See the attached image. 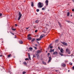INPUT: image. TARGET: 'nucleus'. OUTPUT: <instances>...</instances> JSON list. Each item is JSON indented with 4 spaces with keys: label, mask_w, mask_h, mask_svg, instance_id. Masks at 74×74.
<instances>
[{
    "label": "nucleus",
    "mask_w": 74,
    "mask_h": 74,
    "mask_svg": "<svg viewBox=\"0 0 74 74\" xmlns=\"http://www.w3.org/2000/svg\"><path fill=\"white\" fill-rule=\"evenodd\" d=\"M46 52H47V51H46Z\"/></svg>",
    "instance_id": "obj_61"
},
{
    "label": "nucleus",
    "mask_w": 74,
    "mask_h": 74,
    "mask_svg": "<svg viewBox=\"0 0 74 74\" xmlns=\"http://www.w3.org/2000/svg\"><path fill=\"white\" fill-rule=\"evenodd\" d=\"M27 36L28 37H29V36H30V35H28Z\"/></svg>",
    "instance_id": "obj_49"
},
{
    "label": "nucleus",
    "mask_w": 74,
    "mask_h": 74,
    "mask_svg": "<svg viewBox=\"0 0 74 74\" xmlns=\"http://www.w3.org/2000/svg\"><path fill=\"white\" fill-rule=\"evenodd\" d=\"M2 16V14L0 13V16Z\"/></svg>",
    "instance_id": "obj_38"
},
{
    "label": "nucleus",
    "mask_w": 74,
    "mask_h": 74,
    "mask_svg": "<svg viewBox=\"0 0 74 74\" xmlns=\"http://www.w3.org/2000/svg\"><path fill=\"white\" fill-rule=\"evenodd\" d=\"M10 33L11 34H12V35H14V33H13L12 32H10Z\"/></svg>",
    "instance_id": "obj_33"
},
{
    "label": "nucleus",
    "mask_w": 74,
    "mask_h": 74,
    "mask_svg": "<svg viewBox=\"0 0 74 74\" xmlns=\"http://www.w3.org/2000/svg\"><path fill=\"white\" fill-rule=\"evenodd\" d=\"M58 23H59V26H60V27H61V26H62V25H61V24H60V23H59V22H58Z\"/></svg>",
    "instance_id": "obj_34"
},
{
    "label": "nucleus",
    "mask_w": 74,
    "mask_h": 74,
    "mask_svg": "<svg viewBox=\"0 0 74 74\" xmlns=\"http://www.w3.org/2000/svg\"><path fill=\"white\" fill-rule=\"evenodd\" d=\"M41 40V38H40L39 39H36V40L37 41H40Z\"/></svg>",
    "instance_id": "obj_22"
},
{
    "label": "nucleus",
    "mask_w": 74,
    "mask_h": 74,
    "mask_svg": "<svg viewBox=\"0 0 74 74\" xmlns=\"http://www.w3.org/2000/svg\"><path fill=\"white\" fill-rule=\"evenodd\" d=\"M38 4V8H42V4H41V3L39 2Z\"/></svg>",
    "instance_id": "obj_3"
},
{
    "label": "nucleus",
    "mask_w": 74,
    "mask_h": 74,
    "mask_svg": "<svg viewBox=\"0 0 74 74\" xmlns=\"http://www.w3.org/2000/svg\"><path fill=\"white\" fill-rule=\"evenodd\" d=\"M66 51L67 52H70V51L68 49H66Z\"/></svg>",
    "instance_id": "obj_13"
},
{
    "label": "nucleus",
    "mask_w": 74,
    "mask_h": 74,
    "mask_svg": "<svg viewBox=\"0 0 74 74\" xmlns=\"http://www.w3.org/2000/svg\"><path fill=\"white\" fill-rule=\"evenodd\" d=\"M34 48L35 49H37V47H34Z\"/></svg>",
    "instance_id": "obj_40"
},
{
    "label": "nucleus",
    "mask_w": 74,
    "mask_h": 74,
    "mask_svg": "<svg viewBox=\"0 0 74 74\" xmlns=\"http://www.w3.org/2000/svg\"><path fill=\"white\" fill-rule=\"evenodd\" d=\"M25 61L29 60V58H25Z\"/></svg>",
    "instance_id": "obj_30"
},
{
    "label": "nucleus",
    "mask_w": 74,
    "mask_h": 74,
    "mask_svg": "<svg viewBox=\"0 0 74 74\" xmlns=\"http://www.w3.org/2000/svg\"><path fill=\"white\" fill-rule=\"evenodd\" d=\"M48 56H49V53H48V54H47Z\"/></svg>",
    "instance_id": "obj_46"
},
{
    "label": "nucleus",
    "mask_w": 74,
    "mask_h": 74,
    "mask_svg": "<svg viewBox=\"0 0 74 74\" xmlns=\"http://www.w3.org/2000/svg\"><path fill=\"white\" fill-rule=\"evenodd\" d=\"M37 42H38V44H39V42L37 41Z\"/></svg>",
    "instance_id": "obj_54"
},
{
    "label": "nucleus",
    "mask_w": 74,
    "mask_h": 74,
    "mask_svg": "<svg viewBox=\"0 0 74 74\" xmlns=\"http://www.w3.org/2000/svg\"><path fill=\"white\" fill-rule=\"evenodd\" d=\"M42 10H44V8H42Z\"/></svg>",
    "instance_id": "obj_41"
},
{
    "label": "nucleus",
    "mask_w": 74,
    "mask_h": 74,
    "mask_svg": "<svg viewBox=\"0 0 74 74\" xmlns=\"http://www.w3.org/2000/svg\"><path fill=\"white\" fill-rule=\"evenodd\" d=\"M39 22V20H36L35 21V23H37Z\"/></svg>",
    "instance_id": "obj_20"
},
{
    "label": "nucleus",
    "mask_w": 74,
    "mask_h": 74,
    "mask_svg": "<svg viewBox=\"0 0 74 74\" xmlns=\"http://www.w3.org/2000/svg\"><path fill=\"white\" fill-rule=\"evenodd\" d=\"M31 6L32 7H34V3L33 2L31 3Z\"/></svg>",
    "instance_id": "obj_16"
},
{
    "label": "nucleus",
    "mask_w": 74,
    "mask_h": 74,
    "mask_svg": "<svg viewBox=\"0 0 74 74\" xmlns=\"http://www.w3.org/2000/svg\"><path fill=\"white\" fill-rule=\"evenodd\" d=\"M54 49H51L50 51V52H54Z\"/></svg>",
    "instance_id": "obj_17"
},
{
    "label": "nucleus",
    "mask_w": 74,
    "mask_h": 74,
    "mask_svg": "<svg viewBox=\"0 0 74 74\" xmlns=\"http://www.w3.org/2000/svg\"><path fill=\"white\" fill-rule=\"evenodd\" d=\"M15 26H17V24H16L15 25Z\"/></svg>",
    "instance_id": "obj_50"
},
{
    "label": "nucleus",
    "mask_w": 74,
    "mask_h": 74,
    "mask_svg": "<svg viewBox=\"0 0 74 74\" xmlns=\"http://www.w3.org/2000/svg\"><path fill=\"white\" fill-rule=\"evenodd\" d=\"M2 56H3L2 55H1L0 56H1V57Z\"/></svg>",
    "instance_id": "obj_53"
},
{
    "label": "nucleus",
    "mask_w": 74,
    "mask_h": 74,
    "mask_svg": "<svg viewBox=\"0 0 74 74\" xmlns=\"http://www.w3.org/2000/svg\"><path fill=\"white\" fill-rule=\"evenodd\" d=\"M36 46H37V45H35Z\"/></svg>",
    "instance_id": "obj_58"
},
{
    "label": "nucleus",
    "mask_w": 74,
    "mask_h": 74,
    "mask_svg": "<svg viewBox=\"0 0 74 74\" xmlns=\"http://www.w3.org/2000/svg\"><path fill=\"white\" fill-rule=\"evenodd\" d=\"M68 52V54H70V52Z\"/></svg>",
    "instance_id": "obj_45"
},
{
    "label": "nucleus",
    "mask_w": 74,
    "mask_h": 74,
    "mask_svg": "<svg viewBox=\"0 0 74 74\" xmlns=\"http://www.w3.org/2000/svg\"><path fill=\"white\" fill-rule=\"evenodd\" d=\"M37 56V58L38 59H40V56H39V55L38 54L36 55Z\"/></svg>",
    "instance_id": "obj_15"
},
{
    "label": "nucleus",
    "mask_w": 74,
    "mask_h": 74,
    "mask_svg": "<svg viewBox=\"0 0 74 74\" xmlns=\"http://www.w3.org/2000/svg\"><path fill=\"white\" fill-rule=\"evenodd\" d=\"M34 41H35V38H34L32 40V42H34Z\"/></svg>",
    "instance_id": "obj_19"
},
{
    "label": "nucleus",
    "mask_w": 74,
    "mask_h": 74,
    "mask_svg": "<svg viewBox=\"0 0 74 74\" xmlns=\"http://www.w3.org/2000/svg\"><path fill=\"white\" fill-rule=\"evenodd\" d=\"M25 1H24V2H25Z\"/></svg>",
    "instance_id": "obj_60"
},
{
    "label": "nucleus",
    "mask_w": 74,
    "mask_h": 74,
    "mask_svg": "<svg viewBox=\"0 0 74 74\" xmlns=\"http://www.w3.org/2000/svg\"><path fill=\"white\" fill-rule=\"evenodd\" d=\"M72 11H73V12H74V9H72Z\"/></svg>",
    "instance_id": "obj_37"
},
{
    "label": "nucleus",
    "mask_w": 74,
    "mask_h": 74,
    "mask_svg": "<svg viewBox=\"0 0 74 74\" xmlns=\"http://www.w3.org/2000/svg\"><path fill=\"white\" fill-rule=\"evenodd\" d=\"M61 53H60V55L61 56H63V49H61L60 50Z\"/></svg>",
    "instance_id": "obj_1"
},
{
    "label": "nucleus",
    "mask_w": 74,
    "mask_h": 74,
    "mask_svg": "<svg viewBox=\"0 0 74 74\" xmlns=\"http://www.w3.org/2000/svg\"><path fill=\"white\" fill-rule=\"evenodd\" d=\"M39 11H40V10H39V9H37L36 10L37 12H38Z\"/></svg>",
    "instance_id": "obj_32"
},
{
    "label": "nucleus",
    "mask_w": 74,
    "mask_h": 74,
    "mask_svg": "<svg viewBox=\"0 0 74 74\" xmlns=\"http://www.w3.org/2000/svg\"><path fill=\"white\" fill-rule=\"evenodd\" d=\"M14 38H16V36H15V37Z\"/></svg>",
    "instance_id": "obj_51"
},
{
    "label": "nucleus",
    "mask_w": 74,
    "mask_h": 74,
    "mask_svg": "<svg viewBox=\"0 0 74 74\" xmlns=\"http://www.w3.org/2000/svg\"><path fill=\"white\" fill-rule=\"evenodd\" d=\"M65 63H66V62H67V61H65Z\"/></svg>",
    "instance_id": "obj_52"
},
{
    "label": "nucleus",
    "mask_w": 74,
    "mask_h": 74,
    "mask_svg": "<svg viewBox=\"0 0 74 74\" xmlns=\"http://www.w3.org/2000/svg\"><path fill=\"white\" fill-rule=\"evenodd\" d=\"M46 26H49V25L48 24H46Z\"/></svg>",
    "instance_id": "obj_47"
},
{
    "label": "nucleus",
    "mask_w": 74,
    "mask_h": 74,
    "mask_svg": "<svg viewBox=\"0 0 74 74\" xmlns=\"http://www.w3.org/2000/svg\"><path fill=\"white\" fill-rule=\"evenodd\" d=\"M67 16H70V13L69 12H67Z\"/></svg>",
    "instance_id": "obj_18"
},
{
    "label": "nucleus",
    "mask_w": 74,
    "mask_h": 74,
    "mask_svg": "<svg viewBox=\"0 0 74 74\" xmlns=\"http://www.w3.org/2000/svg\"><path fill=\"white\" fill-rule=\"evenodd\" d=\"M44 36H45V35L44 34L42 35L40 37V38H43V37H44Z\"/></svg>",
    "instance_id": "obj_10"
},
{
    "label": "nucleus",
    "mask_w": 74,
    "mask_h": 74,
    "mask_svg": "<svg viewBox=\"0 0 74 74\" xmlns=\"http://www.w3.org/2000/svg\"><path fill=\"white\" fill-rule=\"evenodd\" d=\"M72 0L73 2H74V0Z\"/></svg>",
    "instance_id": "obj_56"
},
{
    "label": "nucleus",
    "mask_w": 74,
    "mask_h": 74,
    "mask_svg": "<svg viewBox=\"0 0 74 74\" xmlns=\"http://www.w3.org/2000/svg\"><path fill=\"white\" fill-rule=\"evenodd\" d=\"M58 49H59V50H60V47H58Z\"/></svg>",
    "instance_id": "obj_43"
},
{
    "label": "nucleus",
    "mask_w": 74,
    "mask_h": 74,
    "mask_svg": "<svg viewBox=\"0 0 74 74\" xmlns=\"http://www.w3.org/2000/svg\"><path fill=\"white\" fill-rule=\"evenodd\" d=\"M33 57L34 58H36V56L34 54L33 55Z\"/></svg>",
    "instance_id": "obj_36"
},
{
    "label": "nucleus",
    "mask_w": 74,
    "mask_h": 74,
    "mask_svg": "<svg viewBox=\"0 0 74 74\" xmlns=\"http://www.w3.org/2000/svg\"><path fill=\"white\" fill-rule=\"evenodd\" d=\"M56 71H58L56 70Z\"/></svg>",
    "instance_id": "obj_57"
},
{
    "label": "nucleus",
    "mask_w": 74,
    "mask_h": 74,
    "mask_svg": "<svg viewBox=\"0 0 74 74\" xmlns=\"http://www.w3.org/2000/svg\"><path fill=\"white\" fill-rule=\"evenodd\" d=\"M18 17V21H19L22 17V15L21 14V13L20 12H19V13Z\"/></svg>",
    "instance_id": "obj_2"
},
{
    "label": "nucleus",
    "mask_w": 74,
    "mask_h": 74,
    "mask_svg": "<svg viewBox=\"0 0 74 74\" xmlns=\"http://www.w3.org/2000/svg\"><path fill=\"white\" fill-rule=\"evenodd\" d=\"M56 42H58V41H59V40H56Z\"/></svg>",
    "instance_id": "obj_39"
},
{
    "label": "nucleus",
    "mask_w": 74,
    "mask_h": 74,
    "mask_svg": "<svg viewBox=\"0 0 74 74\" xmlns=\"http://www.w3.org/2000/svg\"><path fill=\"white\" fill-rule=\"evenodd\" d=\"M12 30H13L14 31H15V30H16V29H13L12 28Z\"/></svg>",
    "instance_id": "obj_23"
},
{
    "label": "nucleus",
    "mask_w": 74,
    "mask_h": 74,
    "mask_svg": "<svg viewBox=\"0 0 74 74\" xmlns=\"http://www.w3.org/2000/svg\"><path fill=\"white\" fill-rule=\"evenodd\" d=\"M61 43H62L63 45L65 46H67V43H66L65 42H62Z\"/></svg>",
    "instance_id": "obj_5"
},
{
    "label": "nucleus",
    "mask_w": 74,
    "mask_h": 74,
    "mask_svg": "<svg viewBox=\"0 0 74 74\" xmlns=\"http://www.w3.org/2000/svg\"><path fill=\"white\" fill-rule=\"evenodd\" d=\"M68 72H70V70H68Z\"/></svg>",
    "instance_id": "obj_55"
},
{
    "label": "nucleus",
    "mask_w": 74,
    "mask_h": 74,
    "mask_svg": "<svg viewBox=\"0 0 74 74\" xmlns=\"http://www.w3.org/2000/svg\"><path fill=\"white\" fill-rule=\"evenodd\" d=\"M42 63L44 64H45V65L47 64H46V63L45 62H43Z\"/></svg>",
    "instance_id": "obj_25"
},
{
    "label": "nucleus",
    "mask_w": 74,
    "mask_h": 74,
    "mask_svg": "<svg viewBox=\"0 0 74 74\" xmlns=\"http://www.w3.org/2000/svg\"><path fill=\"white\" fill-rule=\"evenodd\" d=\"M41 51L38 50L37 51H36V55H39V53H41Z\"/></svg>",
    "instance_id": "obj_4"
},
{
    "label": "nucleus",
    "mask_w": 74,
    "mask_h": 74,
    "mask_svg": "<svg viewBox=\"0 0 74 74\" xmlns=\"http://www.w3.org/2000/svg\"><path fill=\"white\" fill-rule=\"evenodd\" d=\"M23 63L24 64H25V65H26L27 64V63H26L25 62H24Z\"/></svg>",
    "instance_id": "obj_27"
},
{
    "label": "nucleus",
    "mask_w": 74,
    "mask_h": 74,
    "mask_svg": "<svg viewBox=\"0 0 74 74\" xmlns=\"http://www.w3.org/2000/svg\"><path fill=\"white\" fill-rule=\"evenodd\" d=\"M29 28V27H27L26 29L27 30V29H28Z\"/></svg>",
    "instance_id": "obj_48"
},
{
    "label": "nucleus",
    "mask_w": 74,
    "mask_h": 74,
    "mask_svg": "<svg viewBox=\"0 0 74 74\" xmlns=\"http://www.w3.org/2000/svg\"><path fill=\"white\" fill-rule=\"evenodd\" d=\"M11 54H9V55H8V58H10V57H11Z\"/></svg>",
    "instance_id": "obj_29"
},
{
    "label": "nucleus",
    "mask_w": 74,
    "mask_h": 74,
    "mask_svg": "<svg viewBox=\"0 0 74 74\" xmlns=\"http://www.w3.org/2000/svg\"><path fill=\"white\" fill-rule=\"evenodd\" d=\"M26 73V72L25 71H23V74H25Z\"/></svg>",
    "instance_id": "obj_26"
},
{
    "label": "nucleus",
    "mask_w": 74,
    "mask_h": 74,
    "mask_svg": "<svg viewBox=\"0 0 74 74\" xmlns=\"http://www.w3.org/2000/svg\"><path fill=\"white\" fill-rule=\"evenodd\" d=\"M29 49L30 51H32V50H33V48H32V47H30L29 48Z\"/></svg>",
    "instance_id": "obj_21"
},
{
    "label": "nucleus",
    "mask_w": 74,
    "mask_h": 74,
    "mask_svg": "<svg viewBox=\"0 0 74 74\" xmlns=\"http://www.w3.org/2000/svg\"><path fill=\"white\" fill-rule=\"evenodd\" d=\"M69 64L70 65H72L73 64L71 62H70Z\"/></svg>",
    "instance_id": "obj_31"
},
{
    "label": "nucleus",
    "mask_w": 74,
    "mask_h": 74,
    "mask_svg": "<svg viewBox=\"0 0 74 74\" xmlns=\"http://www.w3.org/2000/svg\"><path fill=\"white\" fill-rule=\"evenodd\" d=\"M48 2L49 1L48 0H46L45 1V3H46V5H47V6H48Z\"/></svg>",
    "instance_id": "obj_7"
},
{
    "label": "nucleus",
    "mask_w": 74,
    "mask_h": 74,
    "mask_svg": "<svg viewBox=\"0 0 74 74\" xmlns=\"http://www.w3.org/2000/svg\"><path fill=\"white\" fill-rule=\"evenodd\" d=\"M51 44L49 46V47H50V48H51V49L53 47H52V46H51Z\"/></svg>",
    "instance_id": "obj_28"
},
{
    "label": "nucleus",
    "mask_w": 74,
    "mask_h": 74,
    "mask_svg": "<svg viewBox=\"0 0 74 74\" xmlns=\"http://www.w3.org/2000/svg\"><path fill=\"white\" fill-rule=\"evenodd\" d=\"M49 60L48 62V63H49L50 62V61H51V60H52V58H51V57H49Z\"/></svg>",
    "instance_id": "obj_6"
},
{
    "label": "nucleus",
    "mask_w": 74,
    "mask_h": 74,
    "mask_svg": "<svg viewBox=\"0 0 74 74\" xmlns=\"http://www.w3.org/2000/svg\"><path fill=\"white\" fill-rule=\"evenodd\" d=\"M32 38L31 37H28L27 38V39L29 40H31Z\"/></svg>",
    "instance_id": "obj_14"
},
{
    "label": "nucleus",
    "mask_w": 74,
    "mask_h": 74,
    "mask_svg": "<svg viewBox=\"0 0 74 74\" xmlns=\"http://www.w3.org/2000/svg\"><path fill=\"white\" fill-rule=\"evenodd\" d=\"M66 22H68L69 23V22H70V21H66Z\"/></svg>",
    "instance_id": "obj_42"
},
{
    "label": "nucleus",
    "mask_w": 74,
    "mask_h": 74,
    "mask_svg": "<svg viewBox=\"0 0 74 74\" xmlns=\"http://www.w3.org/2000/svg\"><path fill=\"white\" fill-rule=\"evenodd\" d=\"M61 65L62 67H66V64L63 63H62L61 64Z\"/></svg>",
    "instance_id": "obj_8"
},
{
    "label": "nucleus",
    "mask_w": 74,
    "mask_h": 74,
    "mask_svg": "<svg viewBox=\"0 0 74 74\" xmlns=\"http://www.w3.org/2000/svg\"><path fill=\"white\" fill-rule=\"evenodd\" d=\"M23 41H22V40H20L19 41V43L20 44H23Z\"/></svg>",
    "instance_id": "obj_12"
},
{
    "label": "nucleus",
    "mask_w": 74,
    "mask_h": 74,
    "mask_svg": "<svg viewBox=\"0 0 74 74\" xmlns=\"http://www.w3.org/2000/svg\"><path fill=\"white\" fill-rule=\"evenodd\" d=\"M53 55H57L58 54V53L56 51H55L53 53Z\"/></svg>",
    "instance_id": "obj_9"
},
{
    "label": "nucleus",
    "mask_w": 74,
    "mask_h": 74,
    "mask_svg": "<svg viewBox=\"0 0 74 74\" xmlns=\"http://www.w3.org/2000/svg\"><path fill=\"white\" fill-rule=\"evenodd\" d=\"M47 28H46V27H45L44 28V30H46L47 31Z\"/></svg>",
    "instance_id": "obj_24"
},
{
    "label": "nucleus",
    "mask_w": 74,
    "mask_h": 74,
    "mask_svg": "<svg viewBox=\"0 0 74 74\" xmlns=\"http://www.w3.org/2000/svg\"><path fill=\"white\" fill-rule=\"evenodd\" d=\"M28 55L29 58V60H31V57H30V54H29V53H28Z\"/></svg>",
    "instance_id": "obj_11"
},
{
    "label": "nucleus",
    "mask_w": 74,
    "mask_h": 74,
    "mask_svg": "<svg viewBox=\"0 0 74 74\" xmlns=\"http://www.w3.org/2000/svg\"><path fill=\"white\" fill-rule=\"evenodd\" d=\"M72 68L73 70H74V66Z\"/></svg>",
    "instance_id": "obj_44"
},
{
    "label": "nucleus",
    "mask_w": 74,
    "mask_h": 74,
    "mask_svg": "<svg viewBox=\"0 0 74 74\" xmlns=\"http://www.w3.org/2000/svg\"><path fill=\"white\" fill-rule=\"evenodd\" d=\"M71 16H72V15H71Z\"/></svg>",
    "instance_id": "obj_59"
},
{
    "label": "nucleus",
    "mask_w": 74,
    "mask_h": 74,
    "mask_svg": "<svg viewBox=\"0 0 74 74\" xmlns=\"http://www.w3.org/2000/svg\"><path fill=\"white\" fill-rule=\"evenodd\" d=\"M35 33H37V30H36L35 31Z\"/></svg>",
    "instance_id": "obj_35"
}]
</instances>
